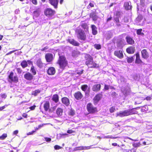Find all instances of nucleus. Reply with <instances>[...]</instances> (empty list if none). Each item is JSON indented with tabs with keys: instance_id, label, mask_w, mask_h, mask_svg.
<instances>
[{
	"instance_id": "1",
	"label": "nucleus",
	"mask_w": 152,
	"mask_h": 152,
	"mask_svg": "<svg viewBox=\"0 0 152 152\" xmlns=\"http://www.w3.org/2000/svg\"><path fill=\"white\" fill-rule=\"evenodd\" d=\"M86 58H87L86 64L88 68H96L99 67V65L93 61V58L91 56L87 55H86Z\"/></svg>"
},
{
	"instance_id": "2",
	"label": "nucleus",
	"mask_w": 152,
	"mask_h": 152,
	"mask_svg": "<svg viewBox=\"0 0 152 152\" xmlns=\"http://www.w3.org/2000/svg\"><path fill=\"white\" fill-rule=\"evenodd\" d=\"M135 109L132 108L131 109L121 111L117 113V116L123 117L134 114L136 113V111L135 110Z\"/></svg>"
},
{
	"instance_id": "3",
	"label": "nucleus",
	"mask_w": 152,
	"mask_h": 152,
	"mask_svg": "<svg viewBox=\"0 0 152 152\" xmlns=\"http://www.w3.org/2000/svg\"><path fill=\"white\" fill-rule=\"evenodd\" d=\"M58 63L59 64L61 69H64L67 64V61L64 57L60 56Z\"/></svg>"
},
{
	"instance_id": "4",
	"label": "nucleus",
	"mask_w": 152,
	"mask_h": 152,
	"mask_svg": "<svg viewBox=\"0 0 152 152\" xmlns=\"http://www.w3.org/2000/svg\"><path fill=\"white\" fill-rule=\"evenodd\" d=\"M87 109L90 113H94L97 112L96 108L94 107L91 103H88L87 104Z\"/></svg>"
},
{
	"instance_id": "5",
	"label": "nucleus",
	"mask_w": 152,
	"mask_h": 152,
	"mask_svg": "<svg viewBox=\"0 0 152 152\" xmlns=\"http://www.w3.org/2000/svg\"><path fill=\"white\" fill-rule=\"evenodd\" d=\"M78 38L82 40H85L86 38V36L84 31L81 29L77 31Z\"/></svg>"
},
{
	"instance_id": "6",
	"label": "nucleus",
	"mask_w": 152,
	"mask_h": 152,
	"mask_svg": "<svg viewBox=\"0 0 152 152\" xmlns=\"http://www.w3.org/2000/svg\"><path fill=\"white\" fill-rule=\"evenodd\" d=\"M9 82H14L15 83H17L18 81V78L17 76H14V73L13 72H11L9 76Z\"/></svg>"
},
{
	"instance_id": "7",
	"label": "nucleus",
	"mask_w": 152,
	"mask_h": 152,
	"mask_svg": "<svg viewBox=\"0 0 152 152\" xmlns=\"http://www.w3.org/2000/svg\"><path fill=\"white\" fill-rule=\"evenodd\" d=\"M45 15L48 17L51 16L53 15L55 13L54 10L50 8H47L45 11Z\"/></svg>"
},
{
	"instance_id": "8",
	"label": "nucleus",
	"mask_w": 152,
	"mask_h": 152,
	"mask_svg": "<svg viewBox=\"0 0 152 152\" xmlns=\"http://www.w3.org/2000/svg\"><path fill=\"white\" fill-rule=\"evenodd\" d=\"M114 55L119 58L121 59L124 57L122 50H117L114 51Z\"/></svg>"
},
{
	"instance_id": "9",
	"label": "nucleus",
	"mask_w": 152,
	"mask_h": 152,
	"mask_svg": "<svg viewBox=\"0 0 152 152\" xmlns=\"http://www.w3.org/2000/svg\"><path fill=\"white\" fill-rule=\"evenodd\" d=\"M45 58L48 62H50L53 59V55L50 53H48L46 54Z\"/></svg>"
},
{
	"instance_id": "10",
	"label": "nucleus",
	"mask_w": 152,
	"mask_h": 152,
	"mask_svg": "<svg viewBox=\"0 0 152 152\" xmlns=\"http://www.w3.org/2000/svg\"><path fill=\"white\" fill-rule=\"evenodd\" d=\"M142 56L144 59H147L149 57L148 53L145 49L141 51Z\"/></svg>"
},
{
	"instance_id": "11",
	"label": "nucleus",
	"mask_w": 152,
	"mask_h": 152,
	"mask_svg": "<svg viewBox=\"0 0 152 152\" xmlns=\"http://www.w3.org/2000/svg\"><path fill=\"white\" fill-rule=\"evenodd\" d=\"M50 3L55 8H57L58 7V0H48Z\"/></svg>"
},
{
	"instance_id": "12",
	"label": "nucleus",
	"mask_w": 152,
	"mask_h": 152,
	"mask_svg": "<svg viewBox=\"0 0 152 152\" xmlns=\"http://www.w3.org/2000/svg\"><path fill=\"white\" fill-rule=\"evenodd\" d=\"M67 41L70 44L74 46H77L79 45V44L78 42L72 39H67Z\"/></svg>"
},
{
	"instance_id": "13",
	"label": "nucleus",
	"mask_w": 152,
	"mask_h": 152,
	"mask_svg": "<svg viewBox=\"0 0 152 152\" xmlns=\"http://www.w3.org/2000/svg\"><path fill=\"white\" fill-rule=\"evenodd\" d=\"M124 6L125 9L127 10L131 9L132 7L130 2H125Z\"/></svg>"
},
{
	"instance_id": "14",
	"label": "nucleus",
	"mask_w": 152,
	"mask_h": 152,
	"mask_svg": "<svg viewBox=\"0 0 152 152\" xmlns=\"http://www.w3.org/2000/svg\"><path fill=\"white\" fill-rule=\"evenodd\" d=\"M48 74L50 75H54L56 72L55 69L53 67L49 68L47 70Z\"/></svg>"
},
{
	"instance_id": "15",
	"label": "nucleus",
	"mask_w": 152,
	"mask_h": 152,
	"mask_svg": "<svg viewBox=\"0 0 152 152\" xmlns=\"http://www.w3.org/2000/svg\"><path fill=\"white\" fill-rule=\"evenodd\" d=\"M61 101L62 103L66 106H68L69 104V100L66 97L62 98L61 99Z\"/></svg>"
},
{
	"instance_id": "16",
	"label": "nucleus",
	"mask_w": 152,
	"mask_h": 152,
	"mask_svg": "<svg viewBox=\"0 0 152 152\" xmlns=\"http://www.w3.org/2000/svg\"><path fill=\"white\" fill-rule=\"evenodd\" d=\"M101 85L100 84H96L94 85L92 87V90L94 91H97L100 89Z\"/></svg>"
},
{
	"instance_id": "17",
	"label": "nucleus",
	"mask_w": 152,
	"mask_h": 152,
	"mask_svg": "<svg viewBox=\"0 0 152 152\" xmlns=\"http://www.w3.org/2000/svg\"><path fill=\"white\" fill-rule=\"evenodd\" d=\"M24 77L26 80H31L32 79L33 76L31 73L28 72L25 74Z\"/></svg>"
},
{
	"instance_id": "18",
	"label": "nucleus",
	"mask_w": 152,
	"mask_h": 152,
	"mask_svg": "<svg viewBox=\"0 0 152 152\" xmlns=\"http://www.w3.org/2000/svg\"><path fill=\"white\" fill-rule=\"evenodd\" d=\"M74 96L76 99L79 100L82 98L83 96L80 92L78 91L75 93Z\"/></svg>"
},
{
	"instance_id": "19",
	"label": "nucleus",
	"mask_w": 152,
	"mask_h": 152,
	"mask_svg": "<svg viewBox=\"0 0 152 152\" xmlns=\"http://www.w3.org/2000/svg\"><path fill=\"white\" fill-rule=\"evenodd\" d=\"M126 52L129 54H133L135 51V48L133 47H130L126 49Z\"/></svg>"
},
{
	"instance_id": "20",
	"label": "nucleus",
	"mask_w": 152,
	"mask_h": 152,
	"mask_svg": "<svg viewBox=\"0 0 152 152\" xmlns=\"http://www.w3.org/2000/svg\"><path fill=\"white\" fill-rule=\"evenodd\" d=\"M102 95L100 94H97L94 98V103H96L102 98Z\"/></svg>"
},
{
	"instance_id": "21",
	"label": "nucleus",
	"mask_w": 152,
	"mask_h": 152,
	"mask_svg": "<svg viewBox=\"0 0 152 152\" xmlns=\"http://www.w3.org/2000/svg\"><path fill=\"white\" fill-rule=\"evenodd\" d=\"M135 56L136 57L135 61V63L138 64L141 63L142 62L140 59L139 54L137 53L135 54Z\"/></svg>"
},
{
	"instance_id": "22",
	"label": "nucleus",
	"mask_w": 152,
	"mask_h": 152,
	"mask_svg": "<svg viewBox=\"0 0 152 152\" xmlns=\"http://www.w3.org/2000/svg\"><path fill=\"white\" fill-rule=\"evenodd\" d=\"M127 42L129 44L132 45L134 43V41L129 36H127L126 38Z\"/></svg>"
},
{
	"instance_id": "23",
	"label": "nucleus",
	"mask_w": 152,
	"mask_h": 152,
	"mask_svg": "<svg viewBox=\"0 0 152 152\" xmlns=\"http://www.w3.org/2000/svg\"><path fill=\"white\" fill-rule=\"evenodd\" d=\"M40 12L41 10L40 9H36L33 12L34 17H37L39 16Z\"/></svg>"
},
{
	"instance_id": "24",
	"label": "nucleus",
	"mask_w": 152,
	"mask_h": 152,
	"mask_svg": "<svg viewBox=\"0 0 152 152\" xmlns=\"http://www.w3.org/2000/svg\"><path fill=\"white\" fill-rule=\"evenodd\" d=\"M92 34L94 35H96L97 33V28L94 25H92L91 26Z\"/></svg>"
},
{
	"instance_id": "25",
	"label": "nucleus",
	"mask_w": 152,
	"mask_h": 152,
	"mask_svg": "<svg viewBox=\"0 0 152 152\" xmlns=\"http://www.w3.org/2000/svg\"><path fill=\"white\" fill-rule=\"evenodd\" d=\"M52 99L55 103H57L59 101L58 95L57 94L54 95L52 96Z\"/></svg>"
},
{
	"instance_id": "26",
	"label": "nucleus",
	"mask_w": 152,
	"mask_h": 152,
	"mask_svg": "<svg viewBox=\"0 0 152 152\" xmlns=\"http://www.w3.org/2000/svg\"><path fill=\"white\" fill-rule=\"evenodd\" d=\"M50 106L49 103L48 101L45 102L44 105V108L45 111H47L49 109Z\"/></svg>"
},
{
	"instance_id": "27",
	"label": "nucleus",
	"mask_w": 152,
	"mask_h": 152,
	"mask_svg": "<svg viewBox=\"0 0 152 152\" xmlns=\"http://www.w3.org/2000/svg\"><path fill=\"white\" fill-rule=\"evenodd\" d=\"M65 136H66L67 137L68 136V134L66 133H64V134H58L57 136V138L58 139H60L61 138H65Z\"/></svg>"
},
{
	"instance_id": "28",
	"label": "nucleus",
	"mask_w": 152,
	"mask_h": 152,
	"mask_svg": "<svg viewBox=\"0 0 152 152\" xmlns=\"http://www.w3.org/2000/svg\"><path fill=\"white\" fill-rule=\"evenodd\" d=\"M37 64L38 67L41 68L43 66V64L40 59H38L37 62Z\"/></svg>"
},
{
	"instance_id": "29",
	"label": "nucleus",
	"mask_w": 152,
	"mask_h": 152,
	"mask_svg": "<svg viewBox=\"0 0 152 152\" xmlns=\"http://www.w3.org/2000/svg\"><path fill=\"white\" fill-rule=\"evenodd\" d=\"M56 114L58 116H61L62 115L63 110L61 108H58L56 111Z\"/></svg>"
},
{
	"instance_id": "30",
	"label": "nucleus",
	"mask_w": 152,
	"mask_h": 152,
	"mask_svg": "<svg viewBox=\"0 0 152 152\" xmlns=\"http://www.w3.org/2000/svg\"><path fill=\"white\" fill-rule=\"evenodd\" d=\"M134 58V56L131 57H127L126 59L128 63H130L132 62Z\"/></svg>"
},
{
	"instance_id": "31",
	"label": "nucleus",
	"mask_w": 152,
	"mask_h": 152,
	"mask_svg": "<svg viewBox=\"0 0 152 152\" xmlns=\"http://www.w3.org/2000/svg\"><path fill=\"white\" fill-rule=\"evenodd\" d=\"M90 17L91 18H92L94 20H95L97 19V17L95 13L92 12L91 13L90 15Z\"/></svg>"
},
{
	"instance_id": "32",
	"label": "nucleus",
	"mask_w": 152,
	"mask_h": 152,
	"mask_svg": "<svg viewBox=\"0 0 152 152\" xmlns=\"http://www.w3.org/2000/svg\"><path fill=\"white\" fill-rule=\"evenodd\" d=\"M21 65L23 68H25L27 66V62L26 61H23L21 62Z\"/></svg>"
},
{
	"instance_id": "33",
	"label": "nucleus",
	"mask_w": 152,
	"mask_h": 152,
	"mask_svg": "<svg viewBox=\"0 0 152 152\" xmlns=\"http://www.w3.org/2000/svg\"><path fill=\"white\" fill-rule=\"evenodd\" d=\"M84 150V146H80L79 147H77L75 148H74V151H76L78 150Z\"/></svg>"
},
{
	"instance_id": "34",
	"label": "nucleus",
	"mask_w": 152,
	"mask_h": 152,
	"mask_svg": "<svg viewBox=\"0 0 152 152\" xmlns=\"http://www.w3.org/2000/svg\"><path fill=\"white\" fill-rule=\"evenodd\" d=\"M40 92V91L39 90H36L32 92V94L34 96H37V94Z\"/></svg>"
},
{
	"instance_id": "35",
	"label": "nucleus",
	"mask_w": 152,
	"mask_h": 152,
	"mask_svg": "<svg viewBox=\"0 0 152 152\" xmlns=\"http://www.w3.org/2000/svg\"><path fill=\"white\" fill-rule=\"evenodd\" d=\"M88 86L86 85H82L81 87V88L82 90L84 91H85L87 90Z\"/></svg>"
},
{
	"instance_id": "36",
	"label": "nucleus",
	"mask_w": 152,
	"mask_h": 152,
	"mask_svg": "<svg viewBox=\"0 0 152 152\" xmlns=\"http://www.w3.org/2000/svg\"><path fill=\"white\" fill-rule=\"evenodd\" d=\"M31 71L33 75H34L36 74V72L35 69L34 68V67L33 66H32L31 67Z\"/></svg>"
},
{
	"instance_id": "37",
	"label": "nucleus",
	"mask_w": 152,
	"mask_h": 152,
	"mask_svg": "<svg viewBox=\"0 0 152 152\" xmlns=\"http://www.w3.org/2000/svg\"><path fill=\"white\" fill-rule=\"evenodd\" d=\"M7 134H3L0 137V140H3L4 139L7 137Z\"/></svg>"
},
{
	"instance_id": "38",
	"label": "nucleus",
	"mask_w": 152,
	"mask_h": 152,
	"mask_svg": "<svg viewBox=\"0 0 152 152\" xmlns=\"http://www.w3.org/2000/svg\"><path fill=\"white\" fill-rule=\"evenodd\" d=\"M142 29H139L137 30V33L138 35L143 34L142 33Z\"/></svg>"
},
{
	"instance_id": "39",
	"label": "nucleus",
	"mask_w": 152,
	"mask_h": 152,
	"mask_svg": "<svg viewBox=\"0 0 152 152\" xmlns=\"http://www.w3.org/2000/svg\"><path fill=\"white\" fill-rule=\"evenodd\" d=\"M94 47L97 49H99L101 48V46L99 44H96L94 45Z\"/></svg>"
},
{
	"instance_id": "40",
	"label": "nucleus",
	"mask_w": 152,
	"mask_h": 152,
	"mask_svg": "<svg viewBox=\"0 0 152 152\" xmlns=\"http://www.w3.org/2000/svg\"><path fill=\"white\" fill-rule=\"evenodd\" d=\"M82 27L84 28L85 30H87L88 29V27L86 24H83L82 25Z\"/></svg>"
},
{
	"instance_id": "41",
	"label": "nucleus",
	"mask_w": 152,
	"mask_h": 152,
	"mask_svg": "<svg viewBox=\"0 0 152 152\" xmlns=\"http://www.w3.org/2000/svg\"><path fill=\"white\" fill-rule=\"evenodd\" d=\"M54 148L56 150H59L62 147L59 145H56L54 146Z\"/></svg>"
},
{
	"instance_id": "42",
	"label": "nucleus",
	"mask_w": 152,
	"mask_h": 152,
	"mask_svg": "<svg viewBox=\"0 0 152 152\" xmlns=\"http://www.w3.org/2000/svg\"><path fill=\"white\" fill-rule=\"evenodd\" d=\"M115 110V108L114 107H111L110 109V113H113Z\"/></svg>"
},
{
	"instance_id": "43",
	"label": "nucleus",
	"mask_w": 152,
	"mask_h": 152,
	"mask_svg": "<svg viewBox=\"0 0 152 152\" xmlns=\"http://www.w3.org/2000/svg\"><path fill=\"white\" fill-rule=\"evenodd\" d=\"M8 106V105L6 104L3 107H0V111H1V110H2L3 109L5 108H6V107H7Z\"/></svg>"
},
{
	"instance_id": "44",
	"label": "nucleus",
	"mask_w": 152,
	"mask_h": 152,
	"mask_svg": "<svg viewBox=\"0 0 152 152\" xmlns=\"http://www.w3.org/2000/svg\"><path fill=\"white\" fill-rule=\"evenodd\" d=\"M32 2L33 4L36 5L37 4V0H30Z\"/></svg>"
},
{
	"instance_id": "45",
	"label": "nucleus",
	"mask_w": 152,
	"mask_h": 152,
	"mask_svg": "<svg viewBox=\"0 0 152 152\" xmlns=\"http://www.w3.org/2000/svg\"><path fill=\"white\" fill-rule=\"evenodd\" d=\"M45 139L46 142H50L51 140V139L49 138L45 137Z\"/></svg>"
},
{
	"instance_id": "46",
	"label": "nucleus",
	"mask_w": 152,
	"mask_h": 152,
	"mask_svg": "<svg viewBox=\"0 0 152 152\" xmlns=\"http://www.w3.org/2000/svg\"><path fill=\"white\" fill-rule=\"evenodd\" d=\"M17 50H13V51H10V52L9 53H7L6 54V55H10V54H11V53H13L14 52H15L17 51Z\"/></svg>"
},
{
	"instance_id": "47",
	"label": "nucleus",
	"mask_w": 152,
	"mask_h": 152,
	"mask_svg": "<svg viewBox=\"0 0 152 152\" xmlns=\"http://www.w3.org/2000/svg\"><path fill=\"white\" fill-rule=\"evenodd\" d=\"M35 132V131H32L31 132H29L27 134V135H30L32 134Z\"/></svg>"
},
{
	"instance_id": "48",
	"label": "nucleus",
	"mask_w": 152,
	"mask_h": 152,
	"mask_svg": "<svg viewBox=\"0 0 152 152\" xmlns=\"http://www.w3.org/2000/svg\"><path fill=\"white\" fill-rule=\"evenodd\" d=\"M74 132V131L71 129H70L67 130V133L69 134H71Z\"/></svg>"
},
{
	"instance_id": "49",
	"label": "nucleus",
	"mask_w": 152,
	"mask_h": 152,
	"mask_svg": "<svg viewBox=\"0 0 152 152\" xmlns=\"http://www.w3.org/2000/svg\"><path fill=\"white\" fill-rule=\"evenodd\" d=\"M84 150L89 149L91 148V146H84Z\"/></svg>"
},
{
	"instance_id": "50",
	"label": "nucleus",
	"mask_w": 152,
	"mask_h": 152,
	"mask_svg": "<svg viewBox=\"0 0 152 152\" xmlns=\"http://www.w3.org/2000/svg\"><path fill=\"white\" fill-rule=\"evenodd\" d=\"M75 112L73 110H71L70 112V114L71 115H73L75 114Z\"/></svg>"
},
{
	"instance_id": "51",
	"label": "nucleus",
	"mask_w": 152,
	"mask_h": 152,
	"mask_svg": "<svg viewBox=\"0 0 152 152\" xmlns=\"http://www.w3.org/2000/svg\"><path fill=\"white\" fill-rule=\"evenodd\" d=\"M83 70H81L80 72H77V74H78L79 75H81L83 73Z\"/></svg>"
},
{
	"instance_id": "52",
	"label": "nucleus",
	"mask_w": 152,
	"mask_h": 152,
	"mask_svg": "<svg viewBox=\"0 0 152 152\" xmlns=\"http://www.w3.org/2000/svg\"><path fill=\"white\" fill-rule=\"evenodd\" d=\"M104 88L105 90H108L109 89V86L107 85H105Z\"/></svg>"
},
{
	"instance_id": "53",
	"label": "nucleus",
	"mask_w": 152,
	"mask_h": 152,
	"mask_svg": "<svg viewBox=\"0 0 152 152\" xmlns=\"http://www.w3.org/2000/svg\"><path fill=\"white\" fill-rule=\"evenodd\" d=\"M7 97L6 95L5 94H3L1 95V97L2 98L5 99Z\"/></svg>"
},
{
	"instance_id": "54",
	"label": "nucleus",
	"mask_w": 152,
	"mask_h": 152,
	"mask_svg": "<svg viewBox=\"0 0 152 152\" xmlns=\"http://www.w3.org/2000/svg\"><path fill=\"white\" fill-rule=\"evenodd\" d=\"M36 107V106L35 105H34L33 106H32L30 107V109L31 110H34Z\"/></svg>"
},
{
	"instance_id": "55",
	"label": "nucleus",
	"mask_w": 152,
	"mask_h": 152,
	"mask_svg": "<svg viewBox=\"0 0 152 152\" xmlns=\"http://www.w3.org/2000/svg\"><path fill=\"white\" fill-rule=\"evenodd\" d=\"M48 46H46L45 47H44V48H43L42 49H41V50L42 51H44V50H45L47 49H48Z\"/></svg>"
},
{
	"instance_id": "56",
	"label": "nucleus",
	"mask_w": 152,
	"mask_h": 152,
	"mask_svg": "<svg viewBox=\"0 0 152 152\" xmlns=\"http://www.w3.org/2000/svg\"><path fill=\"white\" fill-rule=\"evenodd\" d=\"M142 19V17L141 16V15H139V16H138V17H137V20H141Z\"/></svg>"
},
{
	"instance_id": "57",
	"label": "nucleus",
	"mask_w": 152,
	"mask_h": 152,
	"mask_svg": "<svg viewBox=\"0 0 152 152\" xmlns=\"http://www.w3.org/2000/svg\"><path fill=\"white\" fill-rule=\"evenodd\" d=\"M18 72L19 73H20L22 72V70L20 68H18L17 69Z\"/></svg>"
},
{
	"instance_id": "58",
	"label": "nucleus",
	"mask_w": 152,
	"mask_h": 152,
	"mask_svg": "<svg viewBox=\"0 0 152 152\" xmlns=\"http://www.w3.org/2000/svg\"><path fill=\"white\" fill-rule=\"evenodd\" d=\"M18 132V130H16L13 133V134H17Z\"/></svg>"
},
{
	"instance_id": "59",
	"label": "nucleus",
	"mask_w": 152,
	"mask_h": 152,
	"mask_svg": "<svg viewBox=\"0 0 152 152\" xmlns=\"http://www.w3.org/2000/svg\"><path fill=\"white\" fill-rule=\"evenodd\" d=\"M112 18L111 17H110L109 18H108L107 20V22H108V21L111 20L112 19Z\"/></svg>"
},
{
	"instance_id": "60",
	"label": "nucleus",
	"mask_w": 152,
	"mask_h": 152,
	"mask_svg": "<svg viewBox=\"0 0 152 152\" xmlns=\"http://www.w3.org/2000/svg\"><path fill=\"white\" fill-rule=\"evenodd\" d=\"M121 81L124 82L125 81V79L123 77H121Z\"/></svg>"
},
{
	"instance_id": "61",
	"label": "nucleus",
	"mask_w": 152,
	"mask_h": 152,
	"mask_svg": "<svg viewBox=\"0 0 152 152\" xmlns=\"http://www.w3.org/2000/svg\"><path fill=\"white\" fill-rule=\"evenodd\" d=\"M27 114L26 113H23V115H22V116L23 117H24V118H26L27 117Z\"/></svg>"
},
{
	"instance_id": "62",
	"label": "nucleus",
	"mask_w": 152,
	"mask_h": 152,
	"mask_svg": "<svg viewBox=\"0 0 152 152\" xmlns=\"http://www.w3.org/2000/svg\"><path fill=\"white\" fill-rule=\"evenodd\" d=\"M115 20L117 23H118L119 22V20L118 18H116L115 19Z\"/></svg>"
},
{
	"instance_id": "63",
	"label": "nucleus",
	"mask_w": 152,
	"mask_h": 152,
	"mask_svg": "<svg viewBox=\"0 0 152 152\" xmlns=\"http://www.w3.org/2000/svg\"><path fill=\"white\" fill-rule=\"evenodd\" d=\"M105 138H112V137L110 136H105Z\"/></svg>"
},
{
	"instance_id": "64",
	"label": "nucleus",
	"mask_w": 152,
	"mask_h": 152,
	"mask_svg": "<svg viewBox=\"0 0 152 152\" xmlns=\"http://www.w3.org/2000/svg\"><path fill=\"white\" fill-rule=\"evenodd\" d=\"M27 62H28V64L29 65L32 64V62L31 61H28Z\"/></svg>"
}]
</instances>
